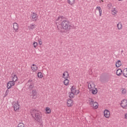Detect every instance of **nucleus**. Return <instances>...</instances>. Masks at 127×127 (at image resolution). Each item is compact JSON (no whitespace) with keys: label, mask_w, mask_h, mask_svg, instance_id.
Returning <instances> with one entry per match:
<instances>
[{"label":"nucleus","mask_w":127,"mask_h":127,"mask_svg":"<svg viewBox=\"0 0 127 127\" xmlns=\"http://www.w3.org/2000/svg\"><path fill=\"white\" fill-rule=\"evenodd\" d=\"M61 29H64V30H66V31H69L71 28H73V26L71 25V23L69 22V21L67 20H63L61 23Z\"/></svg>","instance_id":"2"},{"label":"nucleus","mask_w":127,"mask_h":127,"mask_svg":"<svg viewBox=\"0 0 127 127\" xmlns=\"http://www.w3.org/2000/svg\"><path fill=\"white\" fill-rule=\"evenodd\" d=\"M37 75L38 77L40 78V79H42V78H43V75L42 74V73H41V72H39Z\"/></svg>","instance_id":"23"},{"label":"nucleus","mask_w":127,"mask_h":127,"mask_svg":"<svg viewBox=\"0 0 127 127\" xmlns=\"http://www.w3.org/2000/svg\"><path fill=\"white\" fill-rule=\"evenodd\" d=\"M12 82L15 83L17 81V76L15 74H12Z\"/></svg>","instance_id":"12"},{"label":"nucleus","mask_w":127,"mask_h":127,"mask_svg":"<svg viewBox=\"0 0 127 127\" xmlns=\"http://www.w3.org/2000/svg\"><path fill=\"white\" fill-rule=\"evenodd\" d=\"M69 77V72L68 71H65L64 72L63 74V78L64 79H68V77Z\"/></svg>","instance_id":"9"},{"label":"nucleus","mask_w":127,"mask_h":127,"mask_svg":"<svg viewBox=\"0 0 127 127\" xmlns=\"http://www.w3.org/2000/svg\"><path fill=\"white\" fill-rule=\"evenodd\" d=\"M15 103L13 105V108L15 112H17L19 111V108H20V105H19V102L18 101L14 102Z\"/></svg>","instance_id":"3"},{"label":"nucleus","mask_w":127,"mask_h":127,"mask_svg":"<svg viewBox=\"0 0 127 127\" xmlns=\"http://www.w3.org/2000/svg\"><path fill=\"white\" fill-rule=\"evenodd\" d=\"M36 26L35 25V24H31L30 25V28H31V29H34V28H35Z\"/></svg>","instance_id":"31"},{"label":"nucleus","mask_w":127,"mask_h":127,"mask_svg":"<svg viewBox=\"0 0 127 127\" xmlns=\"http://www.w3.org/2000/svg\"><path fill=\"white\" fill-rule=\"evenodd\" d=\"M80 93V91H79V90H75V92H74V94H76V95H78Z\"/></svg>","instance_id":"37"},{"label":"nucleus","mask_w":127,"mask_h":127,"mask_svg":"<svg viewBox=\"0 0 127 127\" xmlns=\"http://www.w3.org/2000/svg\"><path fill=\"white\" fill-rule=\"evenodd\" d=\"M64 17L63 16H59L58 19L56 20V21H57V20H60V21H62V19H64Z\"/></svg>","instance_id":"29"},{"label":"nucleus","mask_w":127,"mask_h":127,"mask_svg":"<svg viewBox=\"0 0 127 127\" xmlns=\"http://www.w3.org/2000/svg\"><path fill=\"white\" fill-rule=\"evenodd\" d=\"M15 85V82L12 81H9L7 83V89H10L13 86H14Z\"/></svg>","instance_id":"6"},{"label":"nucleus","mask_w":127,"mask_h":127,"mask_svg":"<svg viewBox=\"0 0 127 127\" xmlns=\"http://www.w3.org/2000/svg\"><path fill=\"white\" fill-rule=\"evenodd\" d=\"M70 91L71 93H74L76 92V87L75 86L73 85L71 88H70Z\"/></svg>","instance_id":"17"},{"label":"nucleus","mask_w":127,"mask_h":127,"mask_svg":"<svg viewBox=\"0 0 127 127\" xmlns=\"http://www.w3.org/2000/svg\"><path fill=\"white\" fill-rule=\"evenodd\" d=\"M17 127H24V124L22 123H20L18 125Z\"/></svg>","instance_id":"32"},{"label":"nucleus","mask_w":127,"mask_h":127,"mask_svg":"<svg viewBox=\"0 0 127 127\" xmlns=\"http://www.w3.org/2000/svg\"><path fill=\"white\" fill-rule=\"evenodd\" d=\"M27 83H29V84H28L29 87H28V89L29 90H32V89H33V88H34V85H33V80H32V79H30Z\"/></svg>","instance_id":"4"},{"label":"nucleus","mask_w":127,"mask_h":127,"mask_svg":"<svg viewBox=\"0 0 127 127\" xmlns=\"http://www.w3.org/2000/svg\"><path fill=\"white\" fill-rule=\"evenodd\" d=\"M67 107H72L73 106V100L68 99L67 102Z\"/></svg>","instance_id":"10"},{"label":"nucleus","mask_w":127,"mask_h":127,"mask_svg":"<svg viewBox=\"0 0 127 127\" xmlns=\"http://www.w3.org/2000/svg\"><path fill=\"white\" fill-rule=\"evenodd\" d=\"M125 118L126 119V120H127V113H126L125 115Z\"/></svg>","instance_id":"40"},{"label":"nucleus","mask_w":127,"mask_h":127,"mask_svg":"<svg viewBox=\"0 0 127 127\" xmlns=\"http://www.w3.org/2000/svg\"><path fill=\"white\" fill-rule=\"evenodd\" d=\"M108 7H111V6H112V4H108Z\"/></svg>","instance_id":"41"},{"label":"nucleus","mask_w":127,"mask_h":127,"mask_svg":"<svg viewBox=\"0 0 127 127\" xmlns=\"http://www.w3.org/2000/svg\"><path fill=\"white\" fill-rule=\"evenodd\" d=\"M68 0V2L69 3V4H73V3H75V0Z\"/></svg>","instance_id":"27"},{"label":"nucleus","mask_w":127,"mask_h":127,"mask_svg":"<svg viewBox=\"0 0 127 127\" xmlns=\"http://www.w3.org/2000/svg\"><path fill=\"white\" fill-rule=\"evenodd\" d=\"M121 106L122 107V108H123V109H127V99H124L121 101Z\"/></svg>","instance_id":"5"},{"label":"nucleus","mask_w":127,"mask_h":127,"mask_svg":"<svg viewBox=\"0 0 127 127\" xmlns=\"http://www.w3.org/2000/svg\"><path fill=\"white\" fill-rule=\"evenodd\" d=\"M65 79H64V85H65V86H68V85H69V82H70V81L67 78Z\"/></svg>","instance_id":"16"},{"label":"nucleus","mask_w":127,"mask_h":127,"mask_svg":"<svg viewBox=\"0 0 127 127\" xmlns=\"http://www.w3.org/2000/svg\"><path fill=\"white\" fill-rule=\"evenodd\" d=\"M96 9L97 10H99L100 16H102V9L101 8V7L100 6L97 7Z\"/></svg>","instance_id":"19"},{"label":"nucleus","mask_w":127,"mask_h":127,"mask_svg":"<svg viewBox=\"0 0 127 127\" xmlns=\"http://www.w3.org/2000/svg\"><path fill=\"white\" fill-rule=\"evenodd\" d=\"M57 28H58V29H59V30H60V28H59V26H57Z\"/></svg>","instance_id":"43"},{"label":"nucleus","mask_w":127,"mask_h":127,"mask_svg":"<svg viewBox=\"0 0 127 127\" xmlns=\"http://www.w3.org/2000/svg\"><path fill=\"white\" fill-rule=\"evenodd\" d=\"M121 66H122V62L119 60L116 62V67H121Z\"/></svg>","instance_id":"15"},{"label":"nucleus","mask_w":127,"mask_h":127,"mask_svg":"<svg viewBox=\"0 0 127 127\" xmlns=\"http://www.w3.org/2000/svg\"><path fill=\"white\" fill-rule=\"evenodd\" d=\"M119 0V1H122V0Z\"/></svg>","instance_id":"45"},{"label":"nucleus","mask_w":127,"mask_h":127,"mask_svg":"<svg viewBox=\"0 0 127 127\" xmlns=\"http://www.w3.org/2000/svg\"><path fill=\"white\" fill-rule=\"evenodd\" d=\"M88 89H90V90H92L93 89V87H92V84H90V85L88 84Z\"/></svg>","instance_id":"38"},{"label":"nucleus","mask_w":127,"mask_h":127,"mask_svg":"<svg viewBox=\"0 0 127 127\" xmlns=\"http://www.w3.org/2000/svg\"><path fill=\"white\" fill-rule=\"evenodd\" d=\"M121 52H122V53H123L124 52V51L122 50V51H121Z\"/></svg>","instance_id":"44"},{"label":"nucleus","mask_w":127,"mask_h":127,"mask_svg":"<svg viewBox=\"0 0 127 127\" xmlns=\"http://www.w3.org/2000/svg\"><path fill=\"white\" fill-rule=\"evenodd\" d=\"M13 29H14V30L15 31V32H18V24H17V23L15 22L13 24Z\"/></svg>","instance_id":"11"},{"label":"nucleus","mask_w":127,"mask_h":127,"mask_svg":"<svg viewBox=\"0 0 127 127\" xmlns=\"http://www.w3.org/2000/svg\"><path fill=\"white\" fill-rule=\"evenodd\" d=\"M38 45V44L37 42H34V43H33V45H34V48H36V47H37V45Z\"/></svg>","instance_id":"34"},{"label":"nucleus","mask_w":127,"mask_h":127,"mask_svg":"<svg viewBox=\"0 0 127 127\" xmlns=\"http://www.w3.org/2000/svg\"><path fill=\"white\" fill-rule=\"evenodd\" d=\"M65 76H67V73H66Z\"/></svg>","instance_id":"47"},{"label":"nucleus","mask_w":127,"mask_h":127,"mask_svg":"<svg viewBox=\"0 0 127 127\" xmlns=\"http://www.w3.org/2000/svg\"><path fill=\"white\" fill-rule=\"evenodd\" d=\"M123 74L124 77H126L127 78V68L126 70H124Z\"/></svg>","instance_id":"26"},{"label":"nucleus","mask_w":127,"mask_h":127,"mask_svg":"<svg viewBox=\"0 0 127 127\" xmlns=\"http://www.w3.org/2000/svg\"><path fill=\"white\" fill-rule=\"evenodd\" d=\"M7 88V89L6 90V92L5 93L4 96L5 97H6L7 95H8V93H9V90Z\"/></svg>","instance_id":"33"},{"label":"nucleus","mask_w":127,"mask_h":127,"mask_svg":"<svg viewBox=\"0 0 127 127\" xmlns=\"http://www.w3.org/2000/svg\"><path fill=\"white\" fill-rule=\"evenodd\" d=\"M91 91L93 95H96V94L98 93V89H97V88H95V89H91Z\"/></svg>","instance_id":"18"},{"label":"nucleus","mask_w":127,"mask_h":127,"mask_svg":"<svg viewBox=\"0 0 127 127\" xmlns=\"http://www.w3.org/2000/svg\"><path fill=\"white\" fill-rule=\"evenodd\" d=\"M32 71L33 72H34V71H37V70H38V67L37 66H33V67H32Z\"/></svg>","instance_id":"30"},{"label":"nucleus","mask_w":127,"mask_h":127,"mask_svg":"<svg viewBox=\"0 0 127 127\" xmlns=\"http://www.w3.org/2000/svg\"><path fill=\"white\" fill-rule=\"evenodd\" d=\"M69 98L70 99H73L75 97V93L73 92H69Z\"/></svg>","instance_id":"24"},{"label":"nucleus","mask_w":127,"mask_h":127,"mask_svg":"<svg viewBox=\"0 0 127 127\" xmlns=\"http://www.w3.org/2000/svg\"><path fill=\"white\" fill-rule=\"evenodd\" d=\"M122 94H123V95H126V94H127V90L126 89H123L122 90Z\"/></svg>","instance_id":"35"},{"label":"nucleus","mask_w":127,"mask_h":127,"mask_svg":"<svg viewBox=\"0 0 127 127\" xmlns=\"http://www.w3.org/2000/svg\"><path fill=\"white\" fill-rule=\"evenodd\" d=\"M32 95L33 97H35L36 95H37V91H36V89H33L32 91Z\"/></svg>","instance_id":"21"},{"label":"nucleus","mask_w":127,"mask_h":127,"mask_svg":"<svg viewBox=\"0 0 127 127\" xmlns=\"http://www.w3.org/2000/svg\"><path fill=\"white\" fill-rule=\"evenodd\" d=\"M112 12L113 15H116V14L117 12H118V10L116 9V8H114L113 10H112Z\"/></svg>","instance_id":"28"},{"label":"nucleus","mask_w":127,"mask_h":127,"mask_svg":"<svg viewBox=\"0 0 127 127\" xmlns=\"http://www.w3.org/2000/svg\"><path fill=\"white\" fill-rule=\"evenodd\" d=\"M94 103V99H93V98H89V105H91V107H93Z\"/></svg>","instance_id":"20"},{"label":"nucleus","mask_w":127,"mask_h":127,"mask_svg":"<svg viewBox=\"0 0 127 127\" xmlns=\"http://www.w3.org/2000/svg\"><path fill=\"white\" fill-rule=\"evenodd\" d=\"M32 66H33V67H35V66H36V65H35V64H32Z\"/></svg>","instance_id":"42"},{"label":"nucleus","mask_w":127,"mask_h":127,"mask_svg":"<svg viewBox=\"0 0 127 127\" xmlns=\"http://www.w3.org/2000/svg\"><path fill=\"white\" fill-rule=\"evenodd\" d=\"M92 107H93V109H94V110H97V109L98 108H99V104H98L97 102H95L93 103V105H92Z\"/></svg>","instance_id":"13"},{"label":"nucleus","mask_w":127,"mask_h":127,"mask_svg":"<svg viewBox=\"0 0 127 127\" xmlns=\"http://www.w3.org/2000/svg\"><path fill=\"white\" fill-rule=\"evenodd\" d=\"M59 20L60 21V20H61V19H60V20Z\"/></svg>","instance_id":"46"},{"label":"nucleus","mask_w":127,"mask_h":127,"mask_svg":"<svg viewBox=\"0 0 127 127\" xmlns=\"http://www.w3.org/2000/svg\"><path fill=\"white\" fill-rule=\"evenodd\" d=\"M30 113L31 116H32L34 120L38 123H40V120H41V118H42L40 115V112L35 109H32L31 110Z\"/></svg>","instance_id":"1"},{"label":"nucleus","mask_w":127,"mask_h":127,"mask_svg":"<svg viewBox=\"0 0 127 127\" xmlns=\"http://www.w3.org/2000/svg\"><path fill=\"white\" fill-rule=\"evenodd\" d=\"M110 111L109 110H105L104 112V115L105 118L107 119H109L110 118Z\"/></svg>","instance_id":"7"},{"label":"nucleus","mask_w":127,"mask_h":127,"mask_svg":"<svg viewBox=\"0 0 127 127\" xmlns=\"http://www.w3.org/2000/svg\"><path fill=\"white\" fill-rule=\"evenodd\" d=\"M39 43L40 45H42V41L39 40Z\"/></svg>","instance_id":"39"},{"label":"nucleus","mask_w":127,"mask_h":127,"mask_svg":"<svg viewBox=\"0 0 127 127\" xmlns=\"http://www.w3.org/2000/svg\"><path fill=\"white\" fill-rule=\"evenodd\" d=\"M117 27L118 29H122V27H123V25L122 24V23L120 22L117 24Z\"/></svg>","instance_id":"25"},{"label":"nucleus","mask_w":127,"mask_h":127,"mask_svg":"<svg viewBox=\"0 0 127 127\" xmlns=\"http://www.w3.org/2000/svg\"><path fill=\"white\" fill-rule=\"evenodd\" d=\"M32 17L33 21H36L38 18V15L36 13L33 12L31 16Z\"/></svg>","instance_id":"8"},{"label":"nucleus","mask_w":127,"mask_h":127,"mask_svg":"<svg viewBox=\"0 0 127 127\" xmlns=\"http://www.w3.org/2000/svg\"><path fill=\"white\" fill-rule=\"evenodd\" d=\"M46 114H49L51 113V109L49 107H46Z\"/></svg>","instance_id":"22"},{"label":"nucleus","mask_w":127,"mask_h":127,"mask_svg":"<svg viewBox=\"0 0 127 127\" xmlns=\"http://www.w3.org/2000/svg\"><path fill=\"white\" fill-rule=\"evenodd\" d=\"M37 97H34V99H36Z\"/></svg>","instance_id":"48"},{"label":"nucleus","mask_w":127,"mask_h":127,"mask_svg":"<svg viewBox=\"0 0 127 127\" xmlns=\"http://www.w3.org/2000/svg\"><path fill=\"white\" fill-rule=\"evenodd\" d=\"M100 81H101V82H104V77L100 76Z\"/></svg>","instance_id":"36"},{"label":"nucleus","mask_w":127,"mask_h":127,"mask_svg":"<svg viewBox=\"0 0 127 127\" xmlns=\"http://www.w3.org/2000/svg\"><path fill=\"white\" fill-rule=\"evenodd\" d=\"M122 73H123L122 69H118L117 70L116 74L117 76H121V75H122Z\"/></svg>","instance_id":"14"}]
</instances>
